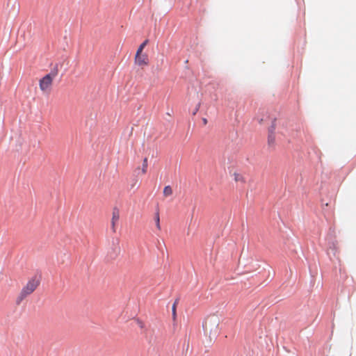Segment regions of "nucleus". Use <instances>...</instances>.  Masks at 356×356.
<instances>
[{"label": "nucleus", "instance_id": "f8f14e48", "mask_svg": "<svg viewBox=\"0 0 356 356\" xmlns=\"http://www.w3.org/2000/svg\"><path fill=\"white\" fill-rule=\"evenodd\" d=\"M147 165H148L147 158H145L143 159V167H142V172H143V174H145L147 172Z\"/></svg>", "mask_w": 356, "mask_h": 356}, {"label": "nucleus", "instance_id": "1a4fd4ad", "mask_svg": "<svg viewBox=\"0 0 356 356\" xmlns=\"http://www.w3.org/2000/svg\"><path fill=\"white\" fill-rule=\"evenodd\" d=\"M163 193V195L165 197H169V196L172 195V189L171 186H165Z\"/></svg>", "mask_w": 356, "mask_h": 356}, {"label": "nucleus", "instance_id": "423d86ee", "mask_svg": "<svg viewBox=\"0 0 356 356\" xmlns=\"http://www.w3.org/2000/svg\"><path fill=\"white\" fill-rule=\"evenodd\" d=\"M234 180L236 182H239L241 184H244L245 182V179L243 175L238 172H234L233 174Z\"/></svg>", "mask_w": 356, "mask_h": 356}, {"label": "nucleus", "instance_id": "0eeeda50", "mask_svg": "<svg viewBox=\"0 0 356 356\" xmlns=\"http://www.w3.org/2000/svg\"><path fill=\"white\" fill-rule=\"evenodd\" d=\"M178 300H175L172 306V316L174 321H175L177 318V306L178 305Z\"/></svg>", "mask_w": 356, "mask_h": 356}, {"label": "nucleus", "instance_id": "f03ea898", "mask_svg": "<svg viewBox=\"0 0 356 356\" xmlns=\"http://www.w3.org/2000/svg\"><path fill=\"white\" fill-rule=\"evenodd\" d=\"M218 325L219 321L218 318L213 316L208 318L205 321L203 327L206 333L209 334L210 336H215L218 332Z\"/></svg>", "mask_w": 356, "mask_h": 356}, {"label": "nucleus", "instance_id": "9d476101", "mask_svg": "<svg viewBox=\"0 0 356 356\" xmlns=\"http://www.w3.org/2000/svg\"><path fill=\"white\" fill-rule=\"evenodd\" d=\"M154 220H155V224H156V227L157 230L158 231H161V225H160V217H159V212H156L155 213Z\"/></svg>", "mask_w": 356, "mask_h": 356}, {"label": "nucleus", "instance_id": "f257e3e1", "mask_svg": "<svg viewBox=\"0 0 356 356\" xmlns=\"http://www.w3.org/2000/svg\"><path fill=\"white\" fill-rule=\"evenodd\" d=\"M57 74L58 70H55L54 71H51L50 73L46 74L39 81L40 89L42 92H50L53 84V81L57 76Z\"/></svg>", "mask_w": 356, "mask_h": 356}, {"label": "nucleus", "instance_id": "6e6552de", "mask_svg": "<svg viewBox=\"0 0 356 356\" xmlns=\"http://www.w3.org/2000/svg\"><path fill=\"white\" fill-rule=\"evenodd\" d=\"M271 122H272V128L270 130V134L268 136L269 143H273V141H274V136H273V131L275 129V119H272Z\"/></svg>", "mask_w": 356, "mask_h": 356}, {"label": "nucleus", "instance_id": "4468645a", "mask_svg": "<svg viewBox=\"0 0 356 356\" xmlns=\"http://www.w3.org/2000/svg\"><path fill=\"white\" fill-rule=\"evenodd\" d=\"M204 124L207 123V120L206 119H204Z\"/></svg>", "mask_w": 356, "mask_h": 356}, {"label": "nucleus", "instance_id": "9b49d317", "mask_svg": "<svg viewBox=\"0 0 356 356\" xmlns=\"http://www.w3.org/2000/svg\"><path fill=\"white\" fill-rule=\"evenodd\" d=\"M147 43H148V40H145L142 44H140L139 47L137 49L136 53H138V54L140 53H143V51L144 48L145 47V46L147 44Z\"/></svg>", "mask_w": 356, "mask_h": 356}, {"label": "nucleus", "instance_id": "7ed1b4c3", "mask_svg": "<svg viewBox=\"0 0 356 356\" xmlns=\"http://www.w3.org/2000/svg\"><path fill=\"white\" fill-rule=\"evenodd\" d=\"M40 284V282L36 278H32L30 280L26 286L23 287L22 289V291L20 293V295L19 296V298L20 300L25 298L27 296L31 294L38 286Z\"/></svg>", "mask_w": 356, "mask_h": 356}, {"label": "nucleus", "instance_id": "39448f33", "mask_svg": "<svg viewBox=\"0 0 356 356\" xmlns=\"http://www.w3.org/2000/svg\"><path fill=\"white\" fill-rule=\"evenodd\" d=\"M120 218L119 212L118 211H113V215H112V219H111V224H112V229L115 232V224L118 221Z\"/></svg>", "mask_w": 356, "mask_h": 356}, {"label": "nucleus", "instance_id": "20e7f679", "mask_svg": "<svg viewBox=\"0 0 356 356\" xmlns=\"http://www.w3.org/2000/svg\"><path fill=\"white\" fill-rule=\"evenodd\" d=\"M135 63L140 67L146 66L149 64L148 56L146 54H136L134 58Z\"/></svg>", "mask_w": 356, "mask_h": 356}, {"label": "nucleus", "instance_id": "ddd939ff", "mask_svg": "<svg viewBox=\"0 0 356 356\" xmlns=\"http://www.w3.org/2000/svg\"><path fill=\"white\" fill-rule=\"evenodd\" d=\"M258 121H259V122L260 124H262V123H264V122H266V120H264V118H261V119L258 120Z\"/></svg>", "mask_w": 356, "mask_h": 356}]
</instances>
